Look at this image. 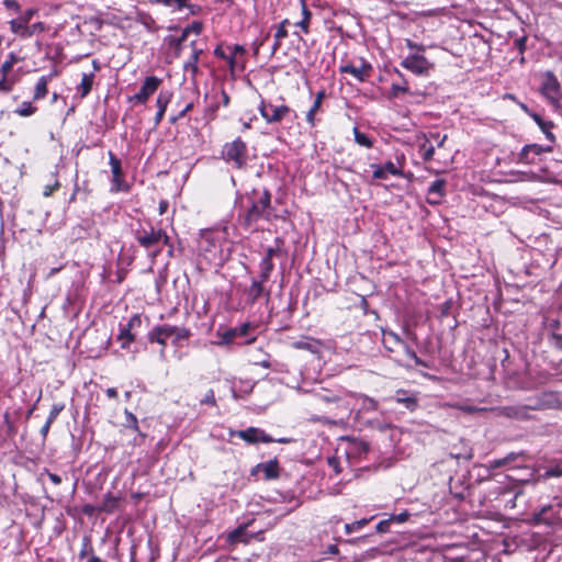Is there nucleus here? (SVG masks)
<instances>
[{
  "label": "nucleus",
  "mask_w": 562,
  "mask_h": 562,
  "mask_svg": "<svg viewBox=\"0 0 562 562\" xmlns=\"http://www.w3.org/2000/svg\"><path fill=\"white\" fill-rule=\"evenodd\" d=\"M171 337L173 338L172 344L178 345L180 341L187 340L191 337V330L187 327L162 324L153 327L147 335L149 342H157L161 346L160 355L165 353L167 339Z\"/></svg>",
  "instance_id": "2"
},
{
  "label": "nucleus",
  "mask_w": 562,
  "mask_h": 562,
  "mask_svg": "<svg viewBox=\"0 0 562 562\" xmlns=\"http://www.w3.org/2000/svg\"><path fill=\"white\" fill-rule=\"evenodd\" d=\"M259 267H260V276L259 277L262 279V281H268L270 278V274L274 268L272 260L263 257L260 261Z\"/></svg>",
  "instance_id": "28"
},
{
  "label": "nucleus",
  "mask_w": 562,
  "mask_h": 562,
  "mask_svg": "<svg viewBox=\"0 0 562 562\" xmlns=\"http://www.w3.org/2000/svg\"><path fill=\"white\" fill-rule=\"evenodd\" d=\"M288 23V20H284L281 22L277 29V32L274 33V42L271 47V55H274L276 52L279 49L281 45V41L288 36V31L285 29V24Z\"/></svg>",
  "instance_id": "24"
},
{
  "label": "nucleus",
  "mask_w": 562,
  "mask_h": 562,
  "mask_svg": "<svg viewBox=\"0 0 562 562\" xmlns=\"http://www.w3.org/2000/svg\"><path fill=\"white\" fill-rule=\"evenodd\" d=\"M198 59H194V58H189L188 61L184 64V70L187 72H191V75L194 77L198 71H199V67H198Z\"/></svg>",
  "instance_id": "44"
},
{
  "label": "nucleus",
  "mask_w": 562,
  "mask_h": 562,
  "mask_svg": "<svg viewBox=\"0 0 562 562\" xmlns=\"http://www.w3.org/2000/svg\"><path fill=\"white\" fill-rule=\"evenodd\" d=\"M505 464H506V460L504 458L503 459H496V460L491 461L490 468L498 469V468H501V467H503Z\"/></svg>",
  "instance_id": "64"
},
{
  "label": "nucleus",
  "mask_w": 562,
  "mask_h": 562,
  "mask_svg": "<svg viewBox=\"0 0 562 562\" xmlns=\"http://www.w3.org/2000/svg\"><path fill=\"white\" fill-rule=\"evenodd\" d=\"M245 531H246V527L245 526H240L238 527L237 529H235L234 531H232L228 536V540L231 542H238V541H244V542H247V540H245L243 538V536L245 535Z\"/></svg>",
  "instance_id": "40"
},
{
  "label": "nucleus",
  "mask_w": 562,
  "mask_h": 562,
  "mask_svg": "<svg viewBox=\"0 0 562 562\" xmlns=\"http://www.w3.org/2000/svg\"><path fill=\"white\" fill-rule=\"evenodd\" d=\"M446 180L437 179L435 180L427 191V202L431 205H438L441 203L445 194H446Z\"/></svg>",
  "instance_id": "14"
},
{
  "label": "nucleus",
  "mask_w": 562,
  "mask_h": 562,
  "mask_svg": "<svg viewBox=\"0 0 562 562\" xmlns=\"http://www.w3.org/2000/svg\"><path fill=\"white\" fill-rule=\"evenodd\" d=\"M229 436H237L249 445H256L258 442H273L274 439L270 437L265 430L257 427H248L244 430H229Z\"/></svg>",
  "instance_id": "9"
},
{
  "label": "nucleus",
  "mask_w": 562,
  "mask_h": 562,
  "mask_svg": "<svg viewBox=\"0 0 562 562\" xmlns=\"http://www.w3.org/2000/svg\"><path fill=\"white\" fill-rule=\"evenodd\" d=\"M428 138L429 140H435L437 143V147L441 148L443 147L445 142L447 140V135L440 136L439 133H429Z\"/></svg>",
  "instance_id": "51"
},
{
  "label": "nucleus",
  "mask_w": 562,
  "mask_h": 562,
  "mask_svg": "<svg viewBox=\"0 0 562 562\" xmlns=\"http://www.w3.org/2000/svg\"><path fill=\"white\" fill-rule=\"evenodd\" d=\"M126 326H127L128 328L133 329V330H134V329H136V328H139V327L142 326V316H140L139 314H135V315H133V316L128 319V322H127Z\"/></svg>",
  "instance_id": "48"
},
{
  "label": "nucleus",
  "mask_w": 562,
  "mask_h": 562,
  "mask_svg": "<svg viewBox=\"0 0 562 562\" xmlns=\"http://www.w3.org/2000/svg\"><path fill=\"white\" fill-rule=\"evenodd\" d=\"M221 157L228 164L237 169H241L246 166L248 158V149L246 143L237 137L231 143H226L221 153Z\"/></svg>",
  "instance_id": "4"
},
{
  "label": "nucleus",
  "mask_w": 562,
  "mask_h": 562,
  "mask_svg": "<svg viewBox=\"0 0 562 562\" xmlns=\"http://www.w3.org/2000/svg\"><path fill=\"white\" fill-rule=\"evenodd\" d=\"M271 210V194L268 190H263L256 199L251 201L245 216V225L251 226L261 218L269 220Z\"/></svg>",
  "instance_id": "5"
},
{
  "label": "nucleus",
  "mask_w": 562,
  "mask_h": 562,
  "mask_svg": "<svg viewBox=\"0 0 562 562\" xmlns=\"http://www.w3.org/2000/svg\"><path fill=\"white\" fill-rule=\"evenodd\" d=\"M540 130L544 133L546 137L551 140L552 143L555 140V136L551 132V128L553 127V123L551 121H546L544 125L539 126Z\"/></svg>",
  "instance_id": "46"
},
{
  "label": "nucleus",
  "mask_w": 562,
  "mask_h": 562,
  "mask_svg": "<svg viewBox=\"0 0 562 562\" xmlns=\"http://www.w3.org/2000/svg\"><path fill=\"white\" fill-rule=\"evenodd\" d=\"M3 4L9 10H13L15 12L20 11V4L16 0H3Z\"/></svg>",
  "instance_id": "58"
},
{
  "label": "nucleus",
  "mask_w": 562,
  "mask_h": 562,
  "mask_svg": "<svg viewBox=\"0 0 562 562\" xmlns=\"http://www.w3.org/2000/svg\"><path fill=\"white\" fill-rule=\"evenodd\" d=\"M419 151L422 153V157L424 161H430L435 155V147L429 144V138L427 134L420 133L416 136Z\"/></svg>",
  "instance_id": "19"
},
{
  "label": "nucleus",
  "mask_w": 562,
  "mask_h": 562,
  "mask_svg": "<svg viewBox=\"0 0 562 562\" xmlns=\"http://www.w3.org/2000/svg\"><path fill=\"white\" fill-rule=\"evenodd\" d=\"M459 409H461L462 412L468 413V414H473V413H479V412H485L486 411L485 407H476V406H472V405H460Z\"/></svg>",
  "instance_id": "56"
},
{
  "label": "nucleus",
  "mask_w": 562,
  "mask_h": 562,
  "mask_svg": "<svg viewBox=\"0 0 562 562\" xmlns=\"http://www.w3.org/2000/svg\"><path fill=\"white\" fill-rule=\"evenodd\" d=\"M99 508H100V505L95 506V505H91V504H86L82 506V513L87 516H92L95 513H101Z\"/></svg>",
  "instance_id": "54"
},
{
  "label": "nucleus",
  "mask_w": 562,
  "mask_h": 562,
  "mask_svg": "<svg viewBox=\"0 0 562 562\" xmlns=\"http://www.w3.org/2000/svg\"><path fill=\"white\" fill-rule=\"evenodd\" d=\"M228 49L231 52L229 54L235 56V57H237L238 55H244L246 53L245 47L241 46V45H238V44H236V45H234L232 47H228Z\"/></svg>",
  "instance_id": "57"
},
{
  "label": "nucleus",
  "mask_w": 562,
  "mask_h": 562,
  "mask_svg": "<svg viewBox=\"0 0 562 562\" xmlns=\"http://www.w3.org/2000/svg\"><path fill=\"white\" fill-rule=\"evenodd\" d=\"M355 142L366 148L373 146L372 139L364 133L360 132L358 127H353Z\"/></svg>",
  "instance_id": "31"
},
{
  "label": "nucleus",
  "mask_w": 562,
  "mask_h": 562,
  "mask_svg": "<svg viewBox=\"0 0 562 562\" xmlns=\"http://www.w3.org/2000/svg\"><path fill=\"white\" fill-rule=\"evenodd\" d=\"M341 71L351 74L355 78H357L361 81L364 79L362 69H359L355 66H351V65L344 66V67H341Z\"/></svg>",
  "instance_id": "41"
},
{
  "label": "nucleus",
  "mask_w": 562,
  "mask_h": 562,
  "mask_svg": "<svg viewBox=\"0 0 562 562\" xmlns=\"http://www.w3.org/2000/svg\"><path fill=\"white\" fill-rule=\"evenodd\" d=\"M155 2L169 7L173 11H181L182 9L190 7L189 0H155Z\"/></svg>",
  "instance_id": "30"
},
{
  "label": "nucleus",
  "mask_w": 562,
  "mask_h": 562,
  "mask_svg": "<svg viewBox=\"0 0 562 562\" xmlns=\"http://www.w3.org/2000/svg\"><path fill=\"white\" fill-rule=\"evenodd\" d=\"M552 146H542L538 144L525 145L519 154V161L530 165L535 162V156H540L544 153H551Z\"/></svg>",
  "instance_id": "12"
},
{
  "label": "nucleus",
  "mask_w": 562,
  "mask_h": 562,
  "mask_svg": "<svg viewBox=\"0 0 562 562\" xmlns=\"http://www.w3.org/2000/svg\"><path fill=\"white\" fill-rule=\"evenodd\" d=\"M93 79L94 75L92 72L82 75L81 82L77 87V91L80 94L81 99L86 98L90 93L93 85Z\"/></svg>",
  "instance_id": "22"
},
{
  "label": "nucleus",
  "mask_w": 562,
  "mask_h": 562,
  "mask_svg": "<svg viewBox=\"0 0 562 562\" xmlns=\"http://www.w3.org/2000/svg\"><path fill=\"white\" fill-rule=\"evenodd\" d=\"M122 502V496H115L112 493H108L104 495L99 509L101 513L113 514L120 509Z\"/></svg>",
  "instance_id": "18"
},
{
  "label": "nucleus",
  "mask_w": 562,
  "mask_h": 562,
  "mask_svg": "<svg viewBox=\"0 0 562 562\" xmlns=\"http://www.w3.org/2000/svg\"><path fill=\"white\" fill-rule=\"evenodd\" d=\"M303 19L296 23V26L301 27L304 33H308V24L312 13L307 10L305 3H302Z\"/></svg>",
  "instance_id": "34"
},
{
  "label": "nucleus",
  "mask_w": 562,
  "mask_h": 562,
  "mask_svg": "<svg viewBox=\"0 0 562 562\" xmlns=\"http://www.w3.org/2000/svg\"><path fill=\"white\" fill-rule=\"evenodd\" d=\"M47 83H48V77L43 76L38 79V81L36 82L35 89H34V95H33L34 100H41L46 97V94L48 92Z\"/></svg>",
  "instance_id": "25"
},
{
  "label": "nucleus",
  "mask_w": 562,
  "mask_h": 562,
  "mask_svg": "<svg viewBox=\"0 0 562 562\" xmlns=\"http://www.w3.org/2000/svg\"><path fill=\"white\" fill-rule=\"evenodd\" d=\"M42 474H46L55 485H59L61 483V477L55 473L49 472L48 470H44Z\"/></svg>",
  "instance_id": "59"
},
{
  "label": "nucleus",
  "mask_w": 562,
  "mask_h": 562,
  "mask_svg": "<svg viewBox=\"0 0 562 562\" xmlns=\"http://www.w3.org/2000/svg\"><path fill=\"white\" fill-rule=\"evenodd\" d=\"M322 104H318L317 102H313V105L311 106V109L308 110V112L306 113V122L311 125V126H314L315 125V114L316 112L319 110Z\"/></svg>",
  "instance_id": "42"
},
{
  "label": "nucleus",
  "mask_w": 562,
  "mask_h": 562,
  "mask_svg": "<svg viewBox=\"0 0 562 562\" xmlns=\"http://www.w3.org/2000/svg\"><path fill=\"white\" fill-rule=\"evenodd\" d=\"M317 346H318V342L314 339H311V338H305V339H302V340H297V341H294L292 344V347L294 349H299V350H307V351H311V352H316L317 351Z\"/></svg>",
  "instance_id": "26"
},
{
  "label": "nucleus",
  "mask_w": 562,
  "mask_h": 562,
  "mask_svg": "<svg viewBox=\"0 0 562 562\" xmlns=\"http://www.w3.org/2000/svg\"><path fill=\"white\" fill-rule=\"evenodd\" d=\"M526 42H527V37H525V36L519 37L515 41V44L520 53H524V50L526 49Z\"/></svg>",
  "instance_id": "63"
},
{
  "label": "nucleus",
  "mask_w": 562,
  "mask_h": 562,
  "mask_svg": "<svg viewBox=\"0 0 562 562\" xmlns=\"http://www.w3.org/2000/svg\"><path fill=\"white\" fill-rule=\"evenodd\" d=\"M171 98H172V93L170 91H167V90L160 91L157 97V100H156V105L158 108V111L166 112V109H167L168 104L170 103Z\"/></svg>",
  "instance_id": "29"
},
{
  "label": "nucleus",
  "mask_w": 562,
  "mask_h": 562,
  "mask_svg": "<svg viewBox=\"0 0 562 562\" xmlns=\"http://www.w3.org/2000/svg\"><path fill=\"white\" fill-rule=\"evenodd\" d=\"M362 407L367 411H374L378 407V403L373 398L364 396Z\"/></svg>",
  "instance_id": "55"
},
{
  "label": "nucleus",
  "mask_w": 562,
  "mask_h": 562,
  "mask_svg": "<svg viewBox=\"0 0 562 562\" xmlns=\"http://www.w3.org/2000/svg\"><path fill=\"white\" fill-rule=\"evenodd\" d=\"M188 35L187 32L181 33L179 37H170L169 44L176 48L177 53L181 49L182 43L187 40Z\"/></svg>",
  "instance_id": "43"
},
{
  "label": "nucleus",
  "mask_w": 562,
  "mask_h": 562,
  "mask_svg": "<svg viewBox=\"0 0 562 562\" xmlns=\"http://www.w3.org/2000/svg\"><path fill=\"white\" fill-rule=\"evenodd\" d=\"M267 281H262V279L259 277V279H254L251 282L250 288L248 289V296L251 299L252 302L257 301L265 292L263 284Z\"/></svg>",
  "instance_id": "23"
},
{
  "label": "nucleus",
  "mask_w": 562,
  "mask_h": 562,
  "mask_svg": "<svg viewBox=\"0 0 562 562\" xmlns=\"http://www.w3.org/2000/svg\"><path fill=\"white\" fill-rule=\"evenodd\" d=\"M409 516H411V514L405 510L397 515H391L390 520H391V522L403 524L408 520Z\"/></svg>",
  "instance_id": "50"
},
{
  "label": "nucleus",
  "mask_w": 562,
  "mask_h": 562,
  "mask_svg": "<svg viewBox=\"0 0 562 562\" xmlns=\"http://www.w3.org/2000/svg\"><path fill=\"white\" fill-rule=\"evenodd\" d=\"M371 168L373 169V179H387L389 175L391 176H402L403 170L395 166L392 161H386L383 166L372 164Z\"/></svg>",
  "instance_id": "15"
},
{
  "label": "nucleus",
  "mask_w": 562,
  "mask_h": 562,
  "mask_svg": "<svg viewBox=\"0 0 562 562\" xmlns=\"http://www.w3.org/2000/svg\"><path fill=\"white\" fill-rule=\"evenodd\" d=\"M250 329L249 323H244L239 327L229 328L224 333L217 331V335L221 336V341L218 345H229L234 341L237 336H246Z\"/></svg>",
  "instance_id": "16"
},
{
  "label": "nucleus",
  "mask_w": 562,
  "mask_h": 562,
  "mask_svg": "<svg viewBox=\"0 0 562 562\" xmlns=\"http://www.w3.org/2000/svg\"><path fill=\"white\" fill-rule=\"evenodd\" d=\"M125 419L126 423L130 424L134 430L138 431L137 418L133 413L125 411Z\"/></svg>",
  "instance_id": "52"
},
{
  "label": "nucleus",
  "mask_w": 562,
  "mask_h": 562,
  "mask_svg": "<svg viewBox=\"0 0 562 562\" xmlns=\"http://www.w3.org/2000/svg\"><path fill=\"white\" fill-rule=\"evenodd\" d=\"M401 93H409V89L405 80L403 81V83L394 82L391 86V97L397 98Z\"/></svg>",
  "instance_id": "37"
},
{
  "label": "nucleus",
  "mask_w": 562,
  "mask_h": 562,
  "mask_svg": "<svg viewBox=\"0 0 562 562\" xmlns=\"http://www.w3.org/2000/svg\"><path fill=\"white\" fill-rule=\"evenodd\" d=\"M20 60H21V58L18 57L14 53H10L7 60L0 67V74H4V75L9 76L13 66L15 64H18Z\"/></svg>",
  "instance_id": "32"
},
{
  "label": "nucleus",
  "mask_w": 562,
  "mask_h": 562,
  "mask_svg": "<svg viewBox=\"0 0 562 562\" xmlns=\"http://www.w3.org/2000/svg\"><path fill=\"white\" fill-rule=\"evenodd\" d=\"M370 521V519H367V518H362L360 520H357V521H353L351 524H346L345 525V531L347 535L353 532L355 530H359L361 529L362 527H364L368 522Z\"/></svg>",
  "instance_id": "39"
},
{
  "label": "nucleus",
  "mask_w": 562,
  "mask_h": 562,
  "mask_svg": "<svg viewBox=\"0 0 562 562\" xmlns=\"http://www.w3.org/2000/svg\"><path fill=\"white\" fill-rule=\"evenodd\" d=\"M65 404L64 403H55L53 404L49 415L47 417L48 424H53L58 415L64 411Z\"/></svg>",
  "instance_id": "38"
},
{
  "label": "nucleus",
  "mask_w": 562,
  "mask_h": 562,
  "mask_svg": "<svg viewBox=\"0 0 562 562\" xmlns=\"http://www.w3.org/2000/svg\"><path fill=\"white\" fill-rule=\"evenodd\" d=\"M390 525H391V520L390 518L387 519H384V520H381L376 527H375V530L380 533H385V532H389L390 531Z\"/></svg>",
  "instance_id": "53"
},
{
  "label": "nucleus",
  "mask_w": 562,
  "mask_h": 562,
  "mask_svg": "<svg viewBox=\"0 0 562 562\" xmlns=\"http://www.w3.org/2000/svg\"><path fill=\"white\" fill-rule=\"evenodd\" d=\"M401 66L418 76L428 75L429 70L432 68V64H430L424 55L418 54H412L405 57L401 61Z\"/></svg>",
  "instance_id": "8"
},
{
  "label": "nucleus",
  "mask_w": 562,
  "mask_h": 562,
  "mask_svg": "<svg viewBox=\"0 0 562 562\" xmlns=\"http://www.w3.org/2000/svg\"><path fill=\"white\" fill-rule=\"evenodd\" d=\"M259 472L263 473V479L276 480L280 476V465L277 459L269 460L267 462L258 463L251 469V475H256Z\"/></svg>",
  "instance_id": "13"
},
{
  "label": "nucleus",
  "mask_w": 562,
  "mask_h": 562,
  "mask_svg": "<svg viewBox=\"0 0 562 562\" xmlns=\"http://www.w3.org/2000/svg\"><path fill=\"white\" fill-rule=\"evenodd\" d=\"M200 403L202 405L206 404V405L215 406L216 405V400H215L214 391L213 390H209L206 392V394L204 395V397L200 401Z\"/></svg>",
  "instance_id": "49"
},
{
  "label": "nucleus",
  "mask_w": 562,
  "mask_h": 562,
  "mask_svg": "<svg viewBox=\"0 0 562 562\" xmlns=\"http://www.w3.org/2000/svg\"><path fill=\"white\" fill-rule=\"evenodd\" d=\"M560 476H562V467L555 465V467H551V468L547 469L546 472L538 477V480L546 481L550 477H560Z\"/></svg>",
  "instance_id": "35"
},
{
  "label": "nucleus",
  "mask_w": 562,
  "mask_h": 562,
  "mask_svg": "<svg viewBox=\"0 0 562 562\" xmlns=\"http://www.w3.org/2000/svg\"><path fill=\"white\" fill-rule=\"evenodd\" d=\"M394 401L403 404L411 412L417 407V398L415 396H407L404 390H398L395 394Z\"/></svg>",
  "instance_id": "21"
},
{
  "label": "nucleus",
  "mask_w": 562,
  "mask_h": 562,
  "mask_svg": "<svg viewBox=\"0 0 562 562\" xmlns=\"http://www.w3.org/2000/svg\"><path fill=\"white\" fill-rule=\"evenodd\" d=\"M203 29V24L202 22H199V21H193L191 24H189L186 29H183V32H187V35L189 33H195V34H200L201 31Z\"/></svg>",
  "instance_id": "47"
},
{
  "label": "nucleus",
  "mask_w": 562,
  "mask_h": 562,
  "mask_svg": "<svg viewBox=\"0 0 562 562\" xmlns=\"http://www.w3.org/2000/svg\"><path fill=\"white\" fill-rule=\"evenodd\" d=\"M9 23L11 31L23 38L32 37L34 33L44 30V25L41 22L27 25V19L11 20Z\"/></svg>",
  "instance_id": "11"
},
{
  "label": "nucleus",
  "mask_w": 562,
  "mask_h": 562,
  "mask_svg": "<svg viewBox=\"0 0 562 562\" xmlns=\"http://www.w3.org/2000/svg\"><path fill=\"white\" fill-rule=\"evenodd\" d=\"M280 252V249L279 247H269L267 250H266V255H265V258H269L270 260H272V258L274 256H278Z\"/></svg>",
  "instance_id": "61"
},
{
  "label": "nucleus",
  "mask_w": 562,
  "mask_h": 562,
  "mask_svg": "<svg viewBox=\"0 0 562 562\" xmlns=\"http://www.w3.org/2000/svg\"><path fill=\"white\" fill-rule=\"evenodd\" d=\"M258 110L268 124L281 122L291 112V109L285 104L274 105L265 100H261Z\"/></svg>",
  "instance_id": "7"
},
{
  "label": "nucleus",
  "mask_w": 562,
  "mask_h": 562,
  "mask_svg": "<svg viewBox=\"0 0 562 562\" xmlns=\"http://www.w3.org/2000/svg\"><path fill=\"white\" fill-rule=\"evenodd\" d=\"M58 188H59V182H58V181H56V182H55L54 184H52V186H46V187L44 188V192H43V194H44L45 196H49V195H50L55 190H57Z\"/></svg>",
  "instance_id": "62"
},
{
  "label": "nucleus",
  "mask_w": 562,
  "mask_h": 562,
  "mask_svg": "<svg viewBox=\"0 0 562 562\" xmlns=\"http://www.w3.org/2000/svg\"><path fill=\"white\" fill-rule=\"evenodd\" d=\"M36 110L37 109L33 106L31 102L25 101L21 104V106H19L14 111V113H16L20 116L26 117L33 115L36 112Z\"/></svg>",
  "instance_id": "33"
},
{
  "label": "nucleus",
  "mask_w": 562,
  "mask_h": 562,
  "mask_svg": "<svg viewBox=\"0 0 562 562\" xmlns=\"http://www.w3.org/2000/svg\"><path fill=\"white\" fill-rule=\"evenodd\" d=\"M91 554H93V549L90 546L89 539L85 538L83 546L79 552V558L80 559L89 558Z\"/></svg>",
  "instance_id": "45"
},
{
  "label": "nucleus",
  "mask_w": 562,
  "mask_h": 562,
  "mask_svg": "<svg viewBox=\"0 0 562 562\" xmlns=\"http://www.w3.org/2000/svg\"><path fill=\"white\" fill-rule=\"evenodd\" d=\"M548 407L546 401L541 397L532 398L528 404H515L495 408L496 416L515 420L530 419L531 412L542 411Z\"/></svg>",
  "instance_id": "3"
},
{
  "label": "nucleus",
  "mask_w": 562,
  "mask_h": 562,
  "mask_svg": "<svg viewBox=\"0 0 562 562\" xmlns=\"http://www.w3.org/2000/svg\"><path fill=\"white\" fill-rule=\"evenodd\" d=\"M117 339L121 341L122 348H128L131 342L135 340V335L133 333V329L128 328L126 325L121 328L120 335Z\"/></svg>",
  "instance_id": "27"
},
{
  "label": "nucleus",
  "mask_w": 562,
  "mask_h": 562,
  "mask_svg": "<svg viewBox=\"0 0 562 562\" xmlns=\"http://www.w3.org/2000/svg\"><path fill=\"white\" fill-rule=\"evenodd\" d=\"M269 358H270L269 355H266L265 358H262V359H256L254 361V363L257 364V366H260L262 368L268 369V368L271 367Z\"/></svg>",
  "instance_id": "60"
},
{
  "label": "nucleus",
  "mask_w": 562,
  "mask_h": 562,
  "mask_svg": "<svg viewBox=\"0 0 562 562\" xmlns=\"http://www.w3.org/2000/svg\"><path fill=\"white\" fill-rule=\"evenodd\" d=\"M109 158H110L111 171L113 175L114 190L119 191V190H121V182H122L121 160L117 159L112 151H109Z\"/></svg>",
  "instance_id": "20"
},
{
  "label": "nucleus",
  "mask_w": 562,
  "mask_h": 562,
  "mask_svg": "<svg viewBox=\"0 0 562 562\" xmlns=\"http://www.w3.org/2000/svg\"><path fill=\"white\" fill-rule=\"evenodd\" d=\"M134 237L138 245L147 251L151 262L162 252L164 245H169L167 232L160 227H155L150 222L140 224L134 231Z\"/></svg>",
  "instance_id": "1"
},
{
  "label": "nucleus",
  "mask_w": 562,
  "mask_h": 562,
  "mask_svg": "<svg viewBox=\"0 0 562 562\" xmlns=\"http://www.w3.org/2000/svg\"><path fill=\"white\" fill-rule=\"evenodd\" d=\"M389 337L393 338L396 344L403 347L405 355L409 359L416 358L417 353L405 341H403L397 334L393 331H383V345L387 351L393 352L395 349L392 346H389Z\"/></svg>",
  "instance_id": "17"
},
{
  "label": "nucleus",
  "mask_w": 562,
  "mask_h": 562,
  "mask_svg": "<svg viewBox=\"0 0 562 562\" xmlns=\"http://www.w3.org/2000/svg\"><path fill=\"white\" fill-rule=\"evenodd\" d=\"M541 95L555 109L562 100V86L553 71L548 70L541 75Z\"/></svg>",
  "instance_id": "6"
},
{
  "label": "nucleus",
  "mask_w": 562,
  "mask_h": 562,
  "mask_svg": "<svg viewBox=\"0 0 562 562\" xmlns=\"http://www.w3.org/2000/svg\"><path fill=\"white\" fill-rule=\"evenodd\" d=\"M161 83V79L150 76L145 79L139 91L128 98V102L134 104H145L149 97L154 94Z\"/></svg>",
  "instance_id": "10"
},
{
  "label": "nucleus",
  "mask_w": 562,
  "mask_h": 562,
  "mask_svg": "<svg viewBox=\"0 0 562 562\" xmlns=\"http://www.w3.org/2000/svg\"><path fill=\"white\" fill-rule=\"evenodd\" d=\"M15 81L4 74H0V91L10 92L12 91Z\"/></svg>",
  "instance_id": "36"
}]
</instances>
